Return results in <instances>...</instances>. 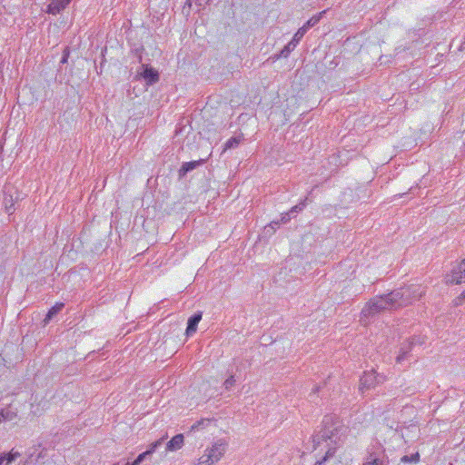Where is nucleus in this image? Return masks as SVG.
<instances>
[{
	"label": "nucleus",
	"mask_w": 465,
	"mask_h": 465,
	"mask_svg": "<svg viewBox=\"0 0 465 465\" xmlns=\"http://www.w3.org/2000/svg\"><path fill=\"white\" fill-rule=\"evenodd\" d=\"M210 1L211 0H193V2L195 3V5L198 7H204L206 5H208L210 3ZM192 2H193V0H187L185 3V5H187L188 6H191Z\"/></svg>",
	"instance_id": "nucleus-23"
},
{
	"label": "nucleus",
	"mask_w": 465,
	"mask_h": 465,
	"mask_svg": "<svg viewBox=\"0 0 465 465\" xmlns=\"http://www.w3.org/2000/svg\"><path fill=\"white\" fill-rule=\"evenodd\" d=\"M362 465H385L384 460L380 459L373 452H369Z\"/></svg>",
	"instance_id": "nucleus-18"
},
{
	"label": "nucleus",
	"mask_w": 465,
	"mask_h": 465,
	"mask_svg": "<svg viewBox=\"0 0 465 465\" xmlns=\"http://www.w3.org/2000/svg\"><path fill=\"white\" fill-rule=\"evenodd\" d=\"M379 382L380 381L378 375L374 371L365 372L363 376L361 378L360 389H370Z\"/></svg>",
	"instance_id": "nucleus-6"
},
{
	"label": "nucleus",
	"mask_w": 465,
	"mask_h": 465,
	"mask_svg": "<svg viewBox=\"0 0 465 465\" xmlns=\"http://www.w3.org/2000/svg\"><path fill=\"white\" fill-rule=\"evenodd\" d=\"M146 456H148L146 451L139 454L137 458L133 462H131V465H140L144 460Z\"/></svg>",
	"instance_id": "nucleus-25"
},
{
	"label": "nucleus",
	"mask_w": 465,
	"mask_h": 465,
	"mask_svg": "<svg viewBox=\"0 0 465 465\" xmlns=\"http://www.w3.org/2000/svg\"><path fill=\"white\" fill-rule=\"evenodd\" d=\"M307 198H305L302 202H301L300 203L296 204L295 206H293L289 212L291 213V214H293L295 213H298V212H301L303 210V208L305 207Z\"/></svg>",
	"instance_id": "nucleus-24"
},
{
	"label": "nucleus",
	"mask_w": 465,
	"mask_h": 465,
	"mask_svg": "<svg viewBox=\"0 0 465 465\" xmlns=\"http://www.w3.org/2000/svg\"><path fill=\"white\" fill-rule=\"evenodd\" d=\"M183 435L177 434L172 438L166 444V450L174 451L180 450L183 445Z\"/></svg>",
	"instance_id": "nucleus-12"
},
{
	"label": "nucleus",
	"mask_w": 465,
	"mask_h": 465,
	"mask_svg": "<svg viewBox=\"0 0 465 465\" xmlns=\"http://www.w3.org/2000/svg\"><path fill=\"white\" fill-rule=\"evenodd\" d=\"M279 223H280L279 222H272V223H270V227H272V229H274V228H275V226H278V225H279Z\"/></svg>",
	"instance_id": "nucleus-30"
},
{
	"label": "nucleus",
	"mask_w": 465,
	"mask_h": 465,
	"mask_svg": "<svg viewBox=\"0 0 465 465\" xmlns=\"http://www.w3.org/2000/svg\"><path fill=\"white\" fill-rule=\"evenodd\" d=\"M335 453V448H331L327 450L325 456L322 458V460L326 461L330 457H332Z\"/></svg>",
	"instance_id": "nucleus-28"
},
{
	"label": "nucleus",
	"mask_w": 465,
	"mask_h": 465,
	"mask_svg": "<svg viewBox=\"0 0 465 465\" xmlns=\"http://www.w3.org/2000/svg\"><path fill=\"white\" fill-rule=\"evenodd\" d=\"M419 342L421 344L423 341L420 339L411 338L406 344H403L401 348V353L397 357V362H401L403 360L406 359L408 352L411 350L412 346Z\"/></svg>",
	"instance_id": "nucleus-11"
},
{
	"label": "nucleus",
	"mask_w": 465,
	"mask_h": 465,
	"mask_svg": "<svg viewBox=\"0 0 465 465\" xmlns=\"http://www.w3.org/2000/svg\"><path fill=\"white\" fill-rule=\"evenodd\" d=\"M399 292H391L384 295L375 296L371 299L361 310V321L387 310L399 309L397 298H401Z\"/></svg>",
	"instance_id": "nucleus-2"
},
{
	"label": "nucleus",
	"mask_w": 465,
	"mask_h": 465,
	"mask_svg": "<svg viewBox=\"0 0 465 465\" xmlns=\"http://www.w3.org/2000/svg\"><path fill=\"white\" fill-rule=\"evenodd\" d=\"M18 416V410L14 408L12 405H9L0 411V417L4 422L5 421H13Z\"/></svg>",
	"instance_id": "nucleus-9"
},
{
	"label": "nucleus",
	"mask_w": 465,
	"mask_h": 465,
	"mask_svg": "<svg viewBox=\"0 0 465 465\" xmlns=\"http://www.w3.org/2000/svg\"><path fill=\"white\" fill-rule=\"evenodd\" d=\"M317 391H319L318 387L315 388L314 392H316Z\"/></svg>",
	"instance_id": "nucleus-32"
},
{
	"label": "nucleus",
	"mask_w": 465,
	"mask_h": 465,
	"mask_svg": "<svg viewBox=\"0 0 465 465\" xmlns=\"http://www.w3.org/2000/svg\"><path fill=\"white\" fill-rule=\"evenodd\" d=\"M462 295H464V296H465V292L462 293Z\"/></svg>",
	"instance_id": "nucleus-35"
},
{
	"label": "nucleus",
	"mask_w": 465,
	"mask_h": 465,
	"mask_svg": "<svg viewBox=\"0 0 465 465\" xmlns=\"http://www.w3.org/2000/svg\"><path fill=\"white\" fill-rule=\"evenodd\" d=\"M64 307V304L63 302H58L55 305H54L47 312L44 322L45 323H48L54 316H55L57 313H59L63 308Z\"/></svg>",
	"instance_id": "nucleus-15"
},
{
	"label": "nucleus",
	"mask_w": 465,
	"mask_h": 465,
	"mask_svg": "<svg viewBox=\"0 0 465 465\" xmlns=\"http://www.w3.org/2000/svg\"><path fill=\"white\" fill-rule=\"evenodd\" d=\"M125 465H131V462H127Z\"/></svg>",
	"instance_id": "nucleus-34"
},
{
	"label": "nucleus",
	"mask_w": 465,
	"mask_h": 465,
	"mask_svg": "<svg viewBox=\"0 0 465 465\" xmlns=\"http://www.w3.org/2000/svg\"><path fill=\"white\" fill-rule=\"evenodd\" d=\"M420 459V455L418 452L411 454V456L405 455L403 456L401 460V462L407 463V462H417Z\"/></svg>",
	"instance_id": "nucleus-21"
},
{
	"label": "nucleus",
	"mask_w": 465,
	"mask_h": 465,
	"mask_svg": "<svg viewBox=\"0 0 465 465\" xmlns=\"http://www.w3.org/2000/svg\"><path fill=\"white\" fill-rule=\"evenodd\" d=\"M325 461L324 460H318L314 463V465H322Z\"/></svg>",
	"instance_id": "nucleus-31"
},
{
	"label": "nucleus",
	"mask_w": 465,
	"mask_h": 465,
	"mask_svg": "<svg viewBox=\"0 0 465 465\" xmlns=\"http://www.w3.org/2000/svg\"><path fill=\"white\" fill-rule=\"evenodd\" d=\"M201 320H202V312H201L194 313L193 316H191L188 319L187 328H186V334L188 336L192 335L193 333H194L196 331L197 325Z\"/></svg>",
	"instance_id": "nucleus-10"
},
{
	"label": "nucleus",
	"mask_w": 465,
	"mask_h": 465,
	"mask_svg": "<svg viewBox=\"0 0 465 465\" xmlns=\"http://www.w3.org/2000/svg\"><path fill=\"white\" fill-rule=\"evenodd\" d=\"M72 0H68V3H70Z\"/></svg>",
	"instance_id": "nucleus-36"
},
{
	"label": "nucleus",
	"mask_w": 465,
	"mask_h": 465,
	"mask_svg": "<svg viewBox=\"0 0 465 465\" xmlns=\"http://www.w3.org/2000/svg\"><path fill=\"white\" fill-rule=\"evenodd\" d=\"M235 384V379L232 375L223 382V386L226 390H230Z\"/></svg>",
	"instance_id": "nucleus-26"
},
{
	"label": "nucleus",
	"mask_w": 465,
	"mask_h": 465,
	"mask_svg": "<svg viewBox=\"0 0 465 465\" xmlns=\"http://www.w3.org/2000/svg\"><path fill=\"white\" fill-rule=\"evenodd\" d=\"M304 35V29H298L292 39L283 47V49L279 54L275 56V58L279 59L280 57H288L290 53L294 50Z\"/></svg>",
	"instance_id": "nucleus-5"
},
{
	"label": "nucleus",
	"mask_w": 465,
	"mask_h": 465,
	"mask_svg": "<svg viewBox=\"0 0 465 465\" xmlns=\"http://www.w3.org/2000/svg\"><path fill=\"white\" fill-rule=\"evenodd\" d=\"M291 215H292V214H291V213H290V212L285 213H282V218H281V222H282V223H288V222L290 221V219H291Z\"/></svg>",
	"instance_id": "nucleus-29"
},
{
	"label": "nucleus",
	"mask_w": 465,
	"mask_h": 465,
	"mask_svg": "<svg viewBox=\"0 0 465 465\" xmlns=\"http://www.w3.org/2000/svg\"><path fill=\"white\" fill-rule=\"evenodd\" d=\"M143 68L141 75L148 84H153L159 81V74L155 69L144 64H143Z\"/></svg>",
	"instance_id": "nucleus-7"
},
{
	"label": "nucleus",
	"mask_w": 465,
	"mask_h": 465,
	"mask_svg": "<svg viewBox=\"0 0 465 465\" xmlns=\"http://www.w3.org/2000/svg\"><path fill=\"white\" fill-rule=\"evenodd\" d=\"M227 443L223 440H219L216 441L213 447L209 450H206L210 454H213L214 456H217V461L220 460V459L223 456L225 450H226Z\"/></svg>",
	"instance_id": "nucleus-8"
},
{
	"label": "nucleus",
	"mask_w": 465,
	"mask_h": 465,
	"mask_svg": "<svg viewBox=\"0 0 465 465\" xmlns=\"http://www.w3.org/2000/svg\"><path fill=\"white\" fill-rule=\"evenodd\" d=\"M203 163H204V160L183 163V165L181 166V168L179 169V176L183 177V176L186 175L187 173L193 171V169L200 166Z\"/></svg>",
	"instance_id": "nucleus-13"
},
{
	"label": "nucleus",
	"mask_w": 465,
	"mask_h": 465,
	"mask_svg": "<svg viewBox=\"0 0 465 465\" xmlns=\"http://www.w3.org/2000/svg\"><path fill=\"white\" fill-rule=\"evenodd\" d=\"M18 456V453H0V465L6 460V465L11 463Z\"/></svg>",
	"instance_id": "nucleus-20"
},
{
	"label": "nucleus",
	"mask_w": 465,
	"mask_h": 465,
	"mask_svg": "<svg viewBox=\"0 0 465 465\" xmlns=\"http://www.w3.org/2000/svg\"><path fill=\"white\" fill-rule=\"evenodd\" d=\"M164 438H161L160 440H156L155 442L152 443L150 446H149V449L146 450L147 454L148 455H151L152 453H153L156 449L162 445L163 441Z\"/></svg>",
	"instance_id": "nucleus-22"
},
{
	"label": "nucleus",
	"mask_w": 465,
	"mask_h": 465,
	"mask_svg": "<svg viewBox=\"0 0 465 465\" xmlns=\"http://www.w3.org/2000/svg\"><path fill=\"white\" fill-rule=\"evenodd\" d=\"M2 422H4V421L2 420V418L0 417V423H2Z\"/></svg>",
	"instance_id": "nucleus-33"
},
{
	"label": "nucleus",
	"mask_w": 465,
	"mask_h": 465,
	"mask_svg": "<svg viewBox=\"0 0 465 465\" xmlns=\"http://www.w3.org/2000/svg\"><path fill=\"white\" fill-rule=\"evenodd\" d=\"M463 282H465V259L453 266L451 273L446 277L447 283L460 284Z\"/></svg>",
	"instance_id": "nucleus-4"
},
{
	"label": "nucleus",
	"mask_w": 465,
	"mask_h": 465,
	"mask_svg": "<svg viewBox=\"0 0 465 465\" xmlns=\"http://www.w3.org/2000/svg\"><path fill=\"white\" fill-rule=\"evenodd\" d=\"M347 428L341 421L331 415L324 416L322 423V429L313 435L314 447L319 446L322 441L330 440L337 444L341 440V436L345 434Z\"/></svg>",
	"instance_id": "nucleus-1"
},
{
	"label": "nucleus",
	"mask_w": 465,
	"mask_h": 465,
	"mask_svg": "<svg viewBox=\"0 0 465 465\" xmlns=\"http://www.w3.org/2000/svg\"><path fill=\"white\" fill-rule=\"evenodd\" d=\"M326 11H322V12L319 13L318 15H316L312 16V18H310L300 29H304V34H305L308 29H310L311 27L314 26L316 24L319 23V21L322 18V15Z\"/></svg>",
	"instance_id": "nucleus-17"
},
{
	"label": "nucleus",
	"mask_w": 465,
	"mask_h": 465,
	"mask_svg": "<svg viewBox=\"0 0 465 465\" xmlns=\"http://www.w3.org/2000/svg\"><path fill=\"white\" fill-rule=\"evenodd\" d=\"M242 141L241 136H235L230 138L224 144L223 151L237 147Z\"/></svg>",
	"instance_id": "nucleus-19"
},
{
	"label": "nucleus",
	"mask_w": 465,
	"mask_h": 465,
	"mask_svg": "<svg viewBox=\"0 0 465 465\" xmlns=\"http://www.w3.org/2000/svg\"><path fill=\"white\" fill-rule=\"evenodd\" d=\"M211 422L210 420H199L197 422H195L192 427H191V430H198L200 427L203 426L205 423L206 424H209Z\"/></svg>",
	"instance_id": "nucleus-27"
},
{
	"label": "nucleus",
	"mask_w": 465,
	"mask_h": 465,
	"mask_svg": "<svg viewBox=\"0 0 465 465\" xmlns=\"http://www.w3.org/2000/svg\"><path fill=\"white\" fill-rule=\"evenodd\" d=\"M217 462V456L213 454H210L206 451L203 456H201L198 460V464L196 465H211Z\"/></svg>",
	"instance_id": "nucleus-16"
},
{
	"label": "nucleus",
	"mask_w": 465,
	"mask_h": 465,
	"mask_svg": "<svg viewBox=\"0 0 465 465\" xmlns=\"http://www.w3.org/2000/svg\"><path fill=\"white\" fill-rule=\"evenodd\" d=\"M68 0H54L48 5V12L55 15L64 9L68 5Z\"/></svg>",
	"instance_id": "nucleus-14"
},
{
	"label": "nucleus",
	"mask_w": 465,
	"mask_h": 465,
	"mask_svg": "<svg viewBox=\"0 0 465 465\" xmlns=\"http://www.w3.org/2000/svg\"><path fill=\"white\" fill-rule=\"evenodd\" d=\"M393 292H399V296L401 298H397V303H399V308L408 306L413 301L419 300L422 294L423 291L420 286L417 285H410L402 288H399L392 291Z\"/></svg>",
	"instance_id": "nucleus-3"
}]
</instances>
